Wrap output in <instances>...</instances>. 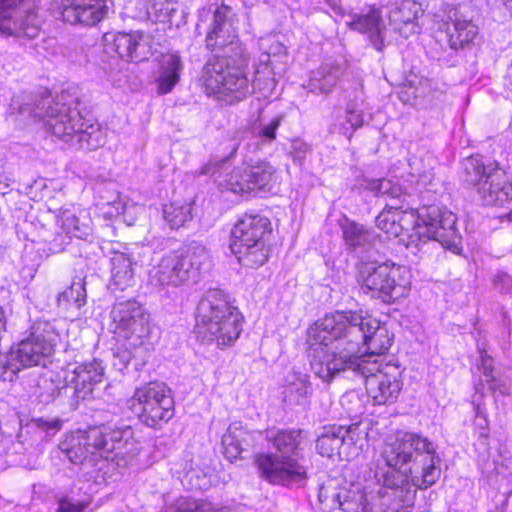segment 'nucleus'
I'll return each mask as SVG.
<instances>
[{
    "label": "nucleus",
    "mask_w": 512,
    "mask_h": 512,
    "mask_svg": "<svg viewBox=\"0 0 512 512\" xmlns=\"http://www.w3.org/2000/svg\"><path fill=\"white\" fill-rule=\"evenodd\" d=\"M208 264L206 248L198 242H191L177 251L165 254L150 271L149 280L156 287L196 283Z\"/></svg>",
    "instance_id": "0eeeda50"
},
{
    "label": "nucleus",
    "mask_w": 512,
    "mask_h": 512,
    "mask_svg": "<svg viewBox=\"0 0 512 512\" xmlns=\"http://www.w3.org/2000/svg\"><path fill=\"white\" fill-rule=\"evenodd\" d=\"M73 374L74 394L77 399L85 400L92 396L94 387L103 382L104 367L95 359L76 366Z\"/></svg>",
    "instance_id": "bb28decb"
},
{
    "label": "nucleus",
    "mask_w": 512,
    "mask_h": 512,
    "mask_svg": "<svg viewBox=\"0 0 512 512\" xmlns=\"http://www.w3.org/2000/svg\"><path fill=\"white\" fill-rule=\"evenodd\" d=\"M85 284L84 278H74L71 285L66 290L58 294V307L67 310L70 307H76L79 309L84 306L87 298Z\"/></svg>",
    "instance_id": "e433bc0d"
},
{
    "label": "nucleus",
    "mask_w": 512,
    "mask_h": 512,
    "mask_svg": "<svg viewBox=\"0 0 512 512\" xmlns=\"http://www.w3.org/2000/svg\"><path fill=\"white\" fill-rule=\"evenodd\" d=\"M480 353V362L478 364V369L481 370L482 374L486 379H489L494 375V365L492 357L484 350L479 348Z\"/></svg>",
    "instance_id": "8fccbe9b"
},
{
    "label": "nucleus",
    "mask_w": 512,
    "mask_h": 512,
    "mask_svg": "<svg viewBox=\"0 0 512 512\" xmlns=\"http://www.w3.org/2000/svg\"><path fill=\"white\" fill-rule=\"evenodd\" d=\"M199 504L196 500L188 497H179L171 506L166 507L163 512H198Z\"/></svg>",
    "instance_id": "de8ad7c7"
},
{
    "label": "nucleus",
    "mask_w": 512,
    "mask_h": 512,
    "mask_svg": "<svg viewBox=\"0 0 512 512\" xmlns=\"http://www.w3.org/2000/svg\"><path fill=\"white\" fill-rule=\"evenodd\" d=\"M177 4L172 0H148L147 15L152 22H172L177 12Z\"/></svg>",
    "instance_id": "58836bf2"
},
{
    "label": "nucleus",
    "mask_w": 512,
    "mask_h": 512,
    "mask_svg": "<svg viewBox=\"0 0 512 512\" xmlns=\"http://www.w3.org/2000/svg\"><path fill=\"white\" fill-rule=\"evenodd\" d=\"M272 232L269 218L258 213H244L231 230L230 248L238 262L258 268L267 262L270 248L267 239Z\"/></svg>",
    "instance_id": "6e6552de"
},
{
    "label": "nucleus",
    "mask_w": 512,
    "mask_h": 512,
    "mask_svg": "<svg viewBox=\"0 0 512 512\" xmlns=\"http://www.w3.org/2000/svg\"><path fill=\"white\" fill-rule=\"evenodd\" d=\"M477 193L486 206H504L512 200V180L498 163L477 188Z\"/></svg>",
    "instance_id": "5701e85b"
},
{
    "label": "nucleus",
    "mask_w": 512,
    "mask_h": 512,
    "mask_svg": "<svg viewBox=\"0 0 512 512\" xmlns=\"http://www.w3.org/2000/svg\"><path fill=\"white\" fill-rule=\"evenodd\" d=\"M124 342L114 352V358L123 367L132 365L135 370L140 369L148 360L152 350V342L149 338L123 337Z\"/></svg>",
    "instance_id": "c85d7f7f"
},
{
    "label": "nucleus",
    "mask_w": 512,
    "mask_h": 512,
    "mask_svg": "<svg viewBox=\"0 0 512 512\" xmlns=\"http://www.w3.org/2000/svg\"><path fill=\"white\" fill-rule=\"evenodd\" d=\"M182 68L183 64L178 55H169L162 61L159 76L156 79L159 94L164 95L172 91L180 80Z\"/></svg>",
    "instance_id": "7c9ffc66"
},
{
    "label": "nucleus",
    "mask_w": 512,
    "mask_h": 512,
    "mask_svg": "<svg viewBox=\"0 0 512 512\" xmlns=\"http://www.w3.org/2000/svg\"><path fill=\"white\" fill-rule=\"evenodd\" d=\"M232 15L227 5L214 11L205 45L216 53L206 61L200 76L206 94L227 104L244 100L252 93L251 87L260 82L259 70L253 84L248 79L249 59L238 41Z\"/></svg>",
    "instance_id": "7ed1b4c3"
},
{
    "label": "nucleus",
    "mask_w": 512,
    "mask_h": 512,
    "mask_svg": "<svg viewBox=\"0 0 512 512\" xmlns=\"http://www.w3.org/2000/svg\"><path fill=\"white\" fill-rule=\"evenodd\" d=\"M78 98L63 91L55 98L45 91L40 99L19 104L18 111L37 120H43L52 135L71 146L92 151L106 142V131L102 126L86 120L77 109Z\"/></svg>",
    "instance_id": "20e7f679"
},
{
    "label": "nucleus",
    "mask_w": 512,
    "mask_h": 512,
    "mask_svg": "<svg viewBox=\"0 0 512 512\" xmlns=\"http://www.w3.org/2000/svg\"><path fill=\"white\" fill-rule=\"evenodd\" d=\"M357 280L361 289L371 292L384 303H395L405 298L411 288V274L407 267L392 262H378V258L357 264Z\"/></svg>",
    "instance_id": "1a4fd4ad"
},
{
    "label": "nucleus",
    "mask_w": 512,
    "mask_h": 512,
    "mask_svg": "<svg viewBox=\"0 0 512 512\" xmlns=\"http://www.w3.org/2000/svg\"><path fill=\"white\" fill-rule=\"evenodd\" d=\"M7 326V317L5 310L2 306H0V331H6Z\"/></svg>",
    "instance_id": "4d7b16f0"
},
{
    "label": "nucleus",
    "mask_w": 512,
    "mask_h": 512,
    "mask_svg": "<svg viewBox=\"0 0 512 512\" xmlns=\"http://www.w3.org/2000/svg\"><path fill=\"white\" fill-rule=\"evenodd\" d=\"M263 434L274 452L255 455L254 462L260 477L272 485L304 486L311 469L303 454L304 431L299 428L272 427Z\"/></svg>",
    "instance_id": "39448f33"
},
{
    "label": "nucleus",
    "mask_w": 512,
    "mask_h": 512,
    "mask_svg": "<svg viewBox=\"0 0 512 512\" xmlns=\"http://www.w3.org/2000/svg\"><path fill=\"white\" fill-rule=\"evenodd\" d=\"M284 120V115L279 114L273 117L268 123L263 124L261 129L258 131L257 136L267 142H271L276 139V131L280 127Z\"/></svg>",
    "instance_id": "a18cd8bd"
},
{
    "label": "nucleus",
    "mask_w": 512,
    "mask_h": 512,
    "mask_svg": "<svg viewBox=\"0 0 512 512\" xmlns=\"http://www.w3.org/2000/svg\"><path fill=\"white\" fill-rule=\"evenodd\" d=\"M375 471L382 486L381 495L387 498L393 511L414 506L417 489L426 490L441 476V458L437 445L427 437L406 432L386 443Z\"/></svg>",
    "instance_id": "f03ea898"
},
{
    "label": "nucleus",
    "mask_w": 512,
    "mask_h": 512,
    "mask_svg": "<svg viewBox=\"0 0 512 512\" xmlns=\"http://www.w3.org/2000/svg\"><path fill=\"white\" fill-rule=\"evenodd\" d=\"M58 222L63 230L70 236L87 239L92 234V227L87 216L76 215L70 209H59Z\"/></svg>",
    "instance_id": "72a5a7b5"
},
{
    "label": "nucleus",
    "mask_w": 512,
    "mask_h": 512,
    "mask_svg": "<svg viewBox=\"0 0 512 512\" xmlns=\"http://www.w3.org/2000/svg\"><path fill=\"white\" fill-rule=\"evenodd\" d=\"M486 382L492 394H496L498 392L502 396L509 395V386L504 379L493 376L486 379Z\"/></svg>",
    "instance_id": "603ef678"
},
{
    "label": "nucleus",
    "mask_w": 512,
    "mask_h": 512,
    "mask_svg": "<svg viewBox=\"0 0 512 512\" xmlns=\"http://www.w3.org/2000/svg\"><path fill=\"white\" fill-rule=\"evenodd\" d=\"M495 163H486L481 155L467 157L461 162L460 178L467 186H477L478 188L487 178L490 168H493Z\"/></svg>",
    "instance_id": "c756f323"
},
{
    "label": "nucleus",
    "mask_w": 512,
    "mask_h": 512,
    "mask_svg": "<svg viewBox=\"0 0 512 512\" xmlns=\"http://www.w3.org/2000/svg\"><path fill=\"white\" fill-rule=\"evenodd\" d=\"M103 435L93 427L86 430H78L60 442V451L68 460L76 465L89 463L94 465L97 456H100L99 444L102 443Z\"/></svg>",
    "instance_id": "aec40b11"
},
{
    "label": "nucleus",
    "mask_w": 512,
    "mask_h": 512,
    "mask_svg": "<svg viewBox=\"0 0 512 512\" xmlns=\"http://www.w3.org/2000/svg\"><path fill=\"white\" fill-rule=\"evenodd\" d=\"M112 285L124 291L135 283L133 262L125 254H117L112 259Z\"/></svg>",
    "instance_id": "f704fd0d"
},
{
    "label": "nucleus",
    "mask_w": 512,
    "mask_h": 512,
    "mask_svg": "<svg viewBox=\"0 0 512 512\" xmlns=\"http://www.w3.org/2000/svg\"><path fill=\"white\" fill-rule=\"evenodd\" d=\"M10 181H11L10 177H8L4 173L0 172V193L1 194L7 193V189L10 185Z\"/></svg>",
    "instance_id": "5fc2aeb1"
},
{
    "label": "nucleus",
    "mask_w": 512,
    "mask_h": 512,
    "mask_svg": "<svg viewBox=\"0 0 512 512\" xmlns=\"http://www.w3.org/2000/svg\"><path fill=\"white\" fill-rule=\"evenodd\" d=\"M62 19L72 25L94 26L103 20L113 0H53Z\"/></svg>",
    "instance_id": "6ab92c4d"
},
{
    "label": "nucleus",
    "mask_w": 512,
    "mask_h": 512,
    "mask_svg": "<svg viewBox=\"0 0 512 512\" xmlns=\"http://www.w3.org/2000/svg\"><path fill=\"white\" fill-rule=\"evenodd\" d=\"M111 318L120 336L149 338V316L136 300L129 299L115 303L111 310Z\"/></svg>",
    "instance_id": "a211bd4d"
},
{
    "label": "nucleus",
    "mask_w": 512,
    "mask_h": 512,
    "mask_svg": "<svg viewBox=\"0 0 512 512\" xmlns=\"http://www.w3.org/2000/svg\"><path fill=\"white\" fill-rule=\"evenodd\" d=\"M276 169L267 161L236 166L220 183L225 189L239 195H251L272 189Z\"/></svg>",
    "instance_id": "2eb2a0df"
},
{
    "label": "nucleus",
    "mask_w": 512,
    "mask_h": 512,
    "mask_svg": "<svg viewBox=\"0 0 512 512\" xmlns=\"http://www.w3.org/2000/svg\"><path fill=\"white\" fill-rule=\"evenodd\" d=\"M391 208H395L396 221L400 228V236L405 233L408 235L409 241L407 247L410 249L415 248L420 251L421 245H416V243L412 244V236L416 233V230L420 225L419 222H421L419 218V208L416 211H404L399 206H391Z\"/></svg>",
    "instance_id": "4c0bfd02"
},
{
    "label": "nucleus",
    "mask_w": 512,
    "mask_h": 512,
    "mask_svg": "<svg viewBox=\"0 0 512 512\" xmlns=\"http://www.w3.org/2000/svg\"><path fill=\"white\" fill-rule=\"evenodd\" d=\"M422 14L421 4L414 0H404L390 10L389 21L397 33L408 38L420 32L417 20Z\"/></svg>",
    "instance_id": "393cba45"
},
{
    "label": "nucleus",
    "mask_w": 512,
    "mask_h": 512,
    "mask_svg": "<svg viewBox=\"0 0 512 512\" xmlns=\"http://www.w3.org/2000/svg\"><path fill=\"white\" fill-rule=\"evenodd\" d=\"M391 206L392 205L387 204L383 211L376 217V226L388 236L399 237L400 228L397 225L395 208H391Z\"/></svg>",
    "instance_id": "79ce46f5"
},
{
    "label": "nucleus",
    "mask_w": 512,
    "mask_h": 512,
    "mask_svg": "<svg viewBox=\"0 0 512 512\" xmlns=\"http://www.w3.org/2000/svg\"><path fill=\"white\" fill-rule=\"evenodd\" d=\"M44 383L48 384L50 386V390H51L50 397H51V399H55L57 396H59L62 389H67V387L60 388L59 386L54 385L53 382H49L48 383L46 380L44 381Z\"/></svg>",
    "instance_id": "6e6d98bb"
},
{
    "label": "nucleus",
    "mask_w": 512,
    "mask_h": 512,
    "mask_svg": "<svg viewBox=\"0 0 512 512\" xmlns=\"http://www.w3.org/2000/svg\"><path fill=\"white\" fill-rule=\"evenodd\" d=\"M62 424V420L57 418L50 420L44 418H35L28 423L27 427L29 429L44 432L46 436H51L61 429Z\"/></svg>",
    "instance_id": "37998d69"
},
{
    "label": "nucleus",
    "mask_w": 512,
    "mask_h": 512,
    "mask_svg": "<svg viewBox=\"0 0 512 512\" xmlns=\"http://www.w3.org/2000/svg\"><path fill=\"white\" fill-rule=\"evenodd\" d=\"M17 0H0V35L35 38L39 33L36 15L17 8Z\"/></svg>",
    "instance_id": "412c9836"
},
{
    "label": "nucleus",
    "mask_w": 512,
    "mask_h": 512,
    "mask_svg": "<svg viewBox=\"0 0 512 512\" xmlns=\"http://www.w3.org/2000/svg\"><path fill=\"white\" fill-rule=\"evenodd\" d=\"M365 189L370 190L375 196H388L397 199L402 195V187L392 180L381 179H365L363 181Z\"/></svg>",
    "instance_id": "ea45409f"
},
{
    "label": "nucleus",
    "mask_w": 512,
    "mask_h": 512,
    "mask_svg": "<svg viewBox=\"0 0 512 512\" xmlns=\"http://www.w3.org/2000/svg\"><path fill=\"white\" fill-rule=\"evenodd\" d=\"M98 429L102 437L99 444L100 457L111 458L118 467H125L139 453L138 442L134 437V430L123 422L93 426Z\"/></svg>",
    "instance_id": "dca6fc26"
},
{
    "label": "nucleus",
    "mask_w": 512,
    "mask_h": 512,
    "mask_svg": "<svg viewBox=\"0 0 512 512\" xmlns=\"http://www.w3.org/2000/svg\"><path fill=\"white\" fill-rule=\"evenodd\" d=\"M88 502H73L69 497H62L58 500V508L56 512H84Z\"/></svg>",
    "instance_id": "09e8293b"
},
{
    "label": "nucleus",
    "mask_w": 512,
    "mask_h": 512,
    "mask_svg": "<svg viewBox=\"0 0 512 512\" xmlns=\"http://www.w3.org/2000/svg\"><path fill=\"white\" fill-rule=\"evenodd\" d=\"M347 25L350 29L367 35L371 45L377 51H383L386 27L378 9L371 8L366 14H353Z\"/></svg>",
    "instance_id": "b1692460"
},
{
    "label": "nucleus",
    "mask_w": 512,
    "mask_h": 512,
    "mask_svg": "<svg viewBox=\"0 0 512 512\" xmlns=\"http://www.w3.org/2000/svg\"><path fill=\"white\" fill-rule=\"evenodd\" d=\"M196 318L198 333L221 348L234 344L242 331L241 313L231 304L229 295L219 288L203 294L197 305Z\"/></svg>",
    "instance_id": "423d86ee"
},
{
    "label": "nucleus",
    "mask_w": 512,
    "mask_h": 512,
    "mask_svg": "<svg viewBox=\"0 0 512 512\" xmlns=\"http://www.w3.org/2000/svg\"><path fill=\"white\" fill-rule=\"evenodd\" d=\"M474 411H475L476 417L478 419H481V418L484 419V417H486L485 411L482 409L480 404L474 405Z\"/></svg>",
    "instance_id": "13d9d810"
},
{
    "label": "nucleus",
    "mask_w": 512,
    "mask_h": 512,
    "mask_svg": "<svg viewBox=\"0 0 512 512\" xmlns=\"http://www.w3.org/2000/svg\"><path fill=\"white\" fill-rule=\"evenodd\" d=\"M283 401L288 406H300L309 402L313 394L310 375L292 368L285 376Z\"/></svg>",
    "instance_id": "cd10ccee"
},
{
    "label": "nucleus",
    "mask_w": 512,
    "mask_h": 512,
    "mask_svg": "<svg viewBox=\"0 0 512 512\" xmlns=\"http://www.w3.org/2000/svg\"><path fill=\"white\" fill-rule=\"evenodd\" d=\"M142 32L110 31L104 34L103 41L107 53H115L127 62H140L145 60L147 49L143 42Z\"/></svg>",
    "instance_id": "4be33fe9"
},
{
    "label": "nucleus",
    "mask_w": 512,
    "mask_h": 512,
    "mask_svg": "<svg viewBox=\"0 0 512 512\" xmlns=\"http://www.w3.org/2000/svg\"><path fill=\"white\" fill-rule=\"evenodd\" d=\"M477 425H478L480 428H482V429L487 428V426H488L487 418H486V417H484V419H483V418L479 419V421L477 422Z\"/></svg>",
    "instance_id": "052dcab7"
},
{
    "label": "nucleus",
    "mask_w": 512,
    "mask_h": 512,
    "mask_svg": "<svg viewBox=\"0 0 512 512\" xmlns=\"http://www.w3.org/2000/svg\"><path fill=\"white\" fill-rule=\"evenodd\" d=\"M269 61H270V55L268 53H263L260 57V62L265 65H268Z\"/></svg>",
    "instance_id": "bf43d9fd"
},
{
    "label": "nucleus",
    "mask_w": 512,
    "mask_h": 512,
    "mask_svg": "<svg viewBox=\"0 0 512 512\" xmlns=\"http://www.w3.org/2000/svg\"><path fill=\"white\" fill-rule=\"evenodd\" d=\"M58 337L55 326L51 322L35 321L28 335L11 348L6 367L12 372H18L26 367L45 366L46 360L55 350Z\"/></svg>",
    "instance_id": "9b49d317"
},
{
    "label": "nucleus",
    "mask_w": 512,
    "mask_h": 512,
    "mask_svg": "<svg viewBox=\"0 0 512 512\" xmlns=\"http://www.w3.org/2000/svg\"><path fill=\"white\" fill-rule=\"evenodd\" d=\"M254 432L248 430L241 422H233L222 436L223 454L227 460L234 462L242 458L255 443Z\"/></svg>",
    "instance_id": "a878e982"
},
{
    "label": "nucleus",
    "mask_w": 512,
    "mask_h": 512,
    "mask_svg": "<svg viewBox=\"0 0 512 512\" xmlns=\"http://www.w3.org/2000/svg\"><path fill=\"white\" fill-rule=\"evenodd\" d=\"M343 241L348 253L358 259V264L375 260L380 256V236L367 226L345 218L340 223Z\"/></svg>",
    "instance_id": "f3484780"
},
{
    "label": "nucleus",
    "mask_w": 512,
    "mask_h": 512,
    "mask_svg": "<svg viewBox=\"0 0 512 512\" xmlns=\"http://www.w3.org/2000/svg\"><path fill=\"white\" fill-rule=\"evenodd\" d=\"M502 3L512 14V0H502Z\"/></svg>",
    "instance_id": "680f3d73"
},
{
    "label": "nucleus",
    "mask_w": 512,
    "mask_h": 512,
    "mask_svg": "<svg viewBox=\"0 0 512 512\" xmlns=\"http://www.w3.org/2000/svg\"><path fill=\"white\" fill-rule=\"evenodd\" d=\"M495 288L502 293H512V276L505 273L499 272L494 276L493 279Z\"/></svg>",
    "instance_id": "3c124183"
},
{
    "label": "nucleus",
    "mask_w": 512,
    "mask_h": 512,
    "mask_svg": "<svg viewBox=\"0 0 512 512\" xmlns=\"http://www.w3.org/2000/svg\"><path fill=\"white\" fill-rule=\"evenodd\" d=\"M292 149L296 153L295 158L301 160L305 158L306 153L309 150V146L301 140H295L292 143Z\"/></svg>",
    "instance_id": "864d4df0"
},
{
    "label": "nucleus",
    "mask_w": 512,
    "mask_h": 512,
    "mask_svg": "<svg viewBox=\"0 0 512 512\" xmlns=\"http://www.w3.org/2000/svg\"><path fill=\"white\" fill-rule=\"evenodd\" d=\"M310 366L325 383L372 362L364 356L382 355L392 345L388 328L357 311H336L319 319L308 330Z\"/></svg>",
    "instance_id": "f257e3e1"
},
{
    "label": "nucleus",
    "mask_w": 512,
    "mask_h": 512,
    "mask_svg": "<svg viewBox=\"0 0 512 512\" xmlns=\"http://www.w3.org/2000/svg\"><path fill=\"white\" fill-rule=\"evenodd\" d=\"M477 33V26L471 21L456 20L452 23V27L448 26L446 37L450 48L457 51L469 45Z\"/></svg>",
    "instance_id": "c9c22d12"
},
{
    "label": "nucleus",
    "mask_w": 512,
    "mask_h": 512,
    "mask_svg": "<svg viewBox=\"0 0 512 512\" xmlns=\"http://www.w3.org/2000/svg\"><path fill=\"white\" fill-rule=\"evenodd\" d=\"M338 66L324 65L312 73L307 88L314 94H328L337 85L340 79Z\"/></svg>",
    "instance_id": "473e14b6"
},
{
    "label": "nucleus",
    "mask_w": 512,
    "mask_h": 512,
    "mask_svg": "<svg viewBox=\"0 0 512 512\" xmlns=\"http://www.w3.org/2000/svg\"><path fill=\"white\" fill-rule=\"evenodd\" d=\"M419 226L412 236V244L439 243L444 249L460 253L462 236L456 227L457 217L439 205H423L419 208Z\"/></svg>",
    "instance_id": "9d476101"
},
{
    "label": "nucleus",
    "mask_w": 512,
    "mask_h": 512,
    "mask_svg": "<svg viewBox=\"0 0 512 512\" xmlns=\"http://www.w3.org/2000/svg\"><path fill=\"white\" fill-rule=\"evenodd\" d=\"M230 148H231V151H230L229 155L222 157L219 160H210L207 164H205L200 169L199 174L200 175H215L219 171L221 165L236 154L237 149H238V144L234 142V143H232Z\"/></svg>",
    "instance_id": "49530a36"
},
{
    "label": "nucleus",
    "mask_w": 512,
    "mask_h": 512,
    "mask_svg": "<svg viewBox=\"0 0 512 512\" xmlns=\"http://www.w3.org/2000/svg\"><path fill=\"white\" fill-rule=\"evenodd\" d=\"M507 217L510 221H512V210L507 214Z\"/></svg>",
    "instance_id": "0e129e2a"
},
{
    "label": "nucleus",
    "mask_w": 512,
    "mask_h": 512,
    "mask_svg": "<svg viewBox=\"0 0 512 512\" xmlns=\"http://www.w3.org/2000/svg\"><path fill=\"white\" fill-rule=\"evenodd\" d=\"M163 216L171 229H178L187 221L191 220V208L189 205H176L171 203L164 206Z\"/></svg>",
    "instance_id": "a19ab883"
},
{
    "label": "nucleus",
    "mask_w": 512,
    "mask_h": 512,
    "mask_svg": "<svg viewBox=\"0 0 512 512\" xmlns=\"http://www.w3.org/2000/svg\"><path fill=\"white\" fill-rule=\"evenodd\" d=\"M334 499L343 512H371L366 494L359 485L340 489Z\"/></svg>",
    "instance_id": "2f4dec72"
},
{
    "label": "nucleus",
    "mask_w": 512,
    "mask_h": 512,
    "mask_svg": "<svg viewBox=\"0 0 512 512\" xmlns=\"http://www.w3.org/2000/svg\"><path fill=\"white\" fill-rule=\"evenodd\" d=\"M368 423L358 421L351 425H326L320 428L316 439V450L321 456L341 460L357 457L367 442Z\"/></svg>",
    "instance_id": "4468645a"
},
{
    "label": "nucleus",
    "mask_w": 512,
    "mask_h": 512,
    "mask_svg": "<svg viewBox=\"0 0 512 512\" xmlns=\"http://www.w3.org/2000/svg\"><path fill=\"white\" fill-rule=\"evenodd\" d=\"M346 122L350 124L351 132L348 133V129L343 127L342 133L344 135H347L348 139H351L353 132L363 126V112L361 110L356 109L353 105H347Z\"/></svg>",
    "instance_id": "c03bdc74"
},
{
    "label": "nucleus",
    "mask_w": 512,
    "mask_h": 512,
    "mask_svg": "<svg viewBox=\"0 0 512 512\" xmlns=\"http://www.w3.org/2000/svg\"><path fill=\"white\" fill-rule=\"evenodd\" d=\"M195 474H196L195 471H189V472L186 473L185 478L192 479Z\"/></svg>",
    "instance_id": "e2e57ef3"
},
{
    "label": "nucleus",
    "mask_w": 512,
    "mask_h": 512,
    "mask_svg": "<svg viewBox=\"0 0 512 512\" xmlns=\"http://www.w3.org/2000/svg\"><path fill=\"white\" fill-rule=\"evenodd\" d=\"M171 389L163 382H150L137 388L129 400V408L138 420L153 429L162 428L175 413Z\"/></svg>",
    "instance_id": "f8f14e48"
},
{
    "label": "nucleus",
    "mask_w": 512,
    "mask_h": 512,
    "mask_svg": "<svg viewBox=\"0 0 512 512\" xmlns=\"http://www.w3.org/2000/svg\"><path fill=\"white\" fill-rule=\"evenodd\" d=\"M402 372L398 364H381L374 360L364 363L363 366L351 368L346 374L364 382L366 392L374 404L389 405L395 403L401 393Z\"/></svg>",
    "instance_id": "ddd939ff"
},
{
    "label": "nucleus",
    "mask_w": 512,
    "mask_h": 512,
    "mask_svg": "<svg viewBox=\"0 0 512 512\" xmlns=\"http://www.w3.org/2000/svg\"><path fill=\"white\" fill-rule=\"evenodd\" d=\"M194 488L201 489V486L200 485H195Z\"/></svg>",
    "instance_id": "69168bd1"
}]
</instances>
